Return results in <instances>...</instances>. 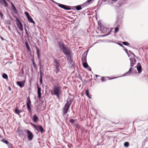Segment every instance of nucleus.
<instances>
[{
  "label": "nucleus",
  "mask_w": 148,
  "mask_h": 148,
  "mask_svg": "<svg viewBox=\"0 0 148 148\" xmlns=\"http://www.w3.org/2000/svg\"><path fill=\"white\" fill-rule=\"evenodd\" d=\"M59 47L62 50L63 52L66 55L68 60H69V62L71 63L73 61V60L71 59V51L62 42L59 43Z\"/></svg>",
  "instance_id": "obj_1"
},
{
  "label": "nucleus",
  "mask_w": 148,
  "mask_h": 148,
  "mask_svg": "<svg viewBox=\"0 0 148 148\" xmlns=\"http://www.w3.org/2000/svg\"><path fill=\"white\" fill-rule=\"evenodd\" d=\"M62 87L60 86H54L53 91H51V94L52 95L56 96L58 99L60 98V95L62 94Z\"/></svg>",
  "instance_id": "obj_2"
},
{
  "label": "nucleus",
  "mask_w": 148,
  "mask_h": 148,
  "mask_svg": "<svg viewBox=\"0 0 148 148\" xmlns=\"http://www.w3.org/2000/svg\"><path fill=\"white\" fill-rule=\"evenodd\" d=\"M72 101L71 98H68L67 99L66 103L63 108V113L64 114H66L67 113Z\"/></svg>",
  "instance_id": "obj_3"
},
{
  "label": "nucleus",
  "mask_w": 148,
  "mask_h": 148,
  "mask_svg": "<svg viewBox=\"0 0 148 148\" xmlns=\"http://www.w3.org/2000/svg\"><path fill=\"white\" fill-rule=\"evenodd\" d=\"M31 101L29 97H27L26 101V105L27 109L29 112H32L31 109Z\"/></svg>",
  "instance_id": "obj_4"
},
{
  "label": "nucleus",
  "mask_w": 148,
  "mask_h": 148,
  "mask_svg": "<svg viewBox=\"0 0 148 148\" xmlns=\"http://www.w3.org/2000/svg\"><path fill=\"white\" fill-rule=\"evenodd\" d=\"M24 132L27 134L28 139L30 140H32L33 137L32 133L28 130H25Z\"/></svg>",
  "instance_id": "obj_5"
},
{
  "label": "nucleus",
  "mask_w": 148,
  "mask_h": 148,
  "mask_svg": "<svg viewBox=\"0 0 148 148\" xmlns=\"http://www.w3.org/2000/svg\"><path fill=\"white\" fill-rule=\"evenodd\" d=\"M34 127L38 132H40L42 134L44 132V130L41 126L35 125H33Z\"/></svg>",
  "instance_id": "obj_6"
},
{
  "label": "nucleus",
  "mask_w": 148,
  "mask_h": 148,
  "mask_svg": "<svg viewBox=\"0 0 148 148\" xmlns=\"http://www.w3.org/2000/svg\"><path fill=\"white\" fill-rule=\"evenodd\" d=\"M25 14L29 22L33 23L34 24H35V22L33 20L32 18L30 16L29 13L27 12H25Z\"/></svg>",
  "instance_id": "obj_7"
},
{
  "label": "nucleus",
  "mask_w": 148,
  "mask_h": 148,
  "mask_svg": "<svg viewBox=\"0 0 148 148\" xmlns=\"http://www.w3.org/2000/svg\"><path fill=\"white\" fill-rule=\"evenodd\" d=\"M17 22H16V25L18 28L21 31H23V28L22 23L18 19H17Z\"/></svg>",
  "instance_id": "obj_8"
},
{
  "label": "nucleus",
  "mask_w": 148,
  "mask_h": 148,
  "mask_svg": "<svg viewBox=\"0 0 148 148\" xmlns=\"http://www.w3.org/2000/svg\"><path fill=\"white\" fill-rule=\"evenodd\" d=\"M113 1L118 2L117 4L119 6H121L122 4L125 3H126V0H112Z\"/></svg>",
  "instance_id": "obj_9"
},
{
  "label": "nucleus",
  "mask_w": 148,
  "mask_h": 148,
  "mask_svg": "<svg viewBox=\"0 0 148 148\" xmlns=\"http://www.w3.org/2000/svg\"><path fill=\"white\" fill-rule=\"evenodd\" d=\"M87 54V52H85L82 55V62H86V56Z\"/></svg>",
  "instance_id": "obj_10"
},
{
  "label": "nucleus",
  "mask_w": 148,
  "mask_h": 148,
  "mask_svg": "<svg viewBox=\"0 0 148 148\" xmlns=\"http://www.w3.org/2000/svg\"><path fill=\"white\" fill-rule=\"evenodd\" d=\"M131 62L130 66L131 67H133L136 62V60L134 58H130Z\"/></svg>",
  "instance_id": "obj_11"
},
{
  "label": "nucleus",
  "mask_w": 148,
  "mask_h": 148,
  "mask_svg": "<svg viewBox=\"0 0 148 148\" xmlns=\"http://www.w3.org/2000/svg\"><path fill=\"white\" fill-rule=\"evenodd\" d=\"M58 5L61 8L66 10H69L70 9V8L69 7L64 5L58 3Z\"/></svg>",
  "instance_id": "obj_12"
},
{
  "label": "nucleus",
  "mask_w": 148,
  "mask_h": 148,
  "mask_svg": "<svg viewBox=\"0 0 148 148\" xmlns=\"http://www.w3.org/2000/svg\"><path fill=\"white\" fill-rule=\"evenodd\" d=\"M25 82V81H22L21 82L17 81L16 82V84L21 88H22L24 86Z\"/></svg>",
  "instance_id": "obj_13"
},
{
  "label": "nucleus",
  "mask_w": 148,
  "mask_h": 148,
  "mask_svg": "<svg viewBox=\"0 0 148 148\" xmlns=\"http://www.w3.org/2000/svg\"><path fill=\"white\" fill-rule=\"evenodd\" d=\"M137 67V69L138 71V73H141L142 70L141 66L140 63H138L136 66Z\"/></svg>",
  "instance_id": "obj_14"
},
{
  "label": "nucleus",
  "mask_w": 148,
  "mask_h": 148,
  "mask_svg": "<svg viewBox=\"0 0 148 148\" xmlns=\"http://www.w3.org/2000/svg\"><path fill=\"white\" fill-rule=\"evenodd\" d=\"M41 88L40 87L38 84L37 85V93L38 94V97L39 99L41 98Z\"/></svg>",
  "instance_id": "obj_15"
},
{
  "label": "nucleus",
  "mask_w": 148,
  "mask_h": 148,
  "mask_svg": "<svg viewBox=\"0 0 148 148\" xmlns=\"http://www.w3.org/2000/svg\"><path fill=\"white\" fill-rule=\"evenodd\" d=\"M132 67L131 66L130 68V69L128 72V73L130 74L136 73V71L134 70Z\"/></svg>",
  "instance_id": "obj_16"
},
{
  "label": "nucleus",
  "mask_w": 148,
  "mask_h": 148,
  "mask_svg": "<svg viewBox=\"0 0 148 148\" xmlns=\"http://www.w3.org/2000/svg\"><path fill=\"white\" fill-rule=\"evenodd\" d=\"M118 122H113L111 121H110L109 123V126L111 127H113L115 125L118 124Z\"/></svg>",
  "instance_id": "obj_17"
},
{
  "label": "nucleus",
  "mask_w": 148,
  "mask_h": 148,
  "mask_svg": "<svg viewBox=\"0 0 148 148\" xmlns=\"http://www.w3.org/2000/svg\"><path fill=\"white\" fill-rule=\"evenodd\" d=\"M12 3V10H13L14 12L15 13H16L17 12V10L16 8V7H15V6H14V5Z\"/></svg>",
  "instance_id": "obj_18"
},
{
  "label": "nucleus",
  "mask_w": 148,
  "mask_h": 148,
  "mask_svg": "<svg viewBox=\"0 0 148 148\" xmlns=\"http://www.w3.org/2000/svg\"><path fill=\"white\" fill-rule=\"evenodd\" d=\"M15 112L16 114H19L21 112H23V110H18L17 108L16 109H15Z\"/></svg>",
  "instance_id": "obj_19"
},
{
  "label": "nucleus",
  "mask_w": 148,
  "mask_h": 148,
  "mask_svg": "<svg viewBox=\"0 0 148 148\" xmlns=\"http://www.w3.org/2000/svg\"><path fill=\"white\" fill-rule=\"evenodd\" d=\"M92 0H88L86 2L84 3L83 5L84 6H86L87 5H89L90 3L91 2Z\"/></svg>",
  "instance_id": "obj_20"
},
{
  "label": "nucleus",
  "mask_w": 148,
  "mask_h": 148,
  "mask_svg": "<svg viewBox=\"0 0 148 148\" xmlns=\"http://www.w3.org/2000/svg\"><path fill=\"white\" fill-rule=\"evenodd\" d=\"M36 51H37L36 53H37V55L38 56V58H40V50L38 48L37 46L36 47Z\"/></svg>",
  "instance_id": "obj_21"
},
{
  "label": "nucleus",
  "mask_w": 148,
  "mask_h": 148,
  "mask_svg": "<svg viewBox=\"0 0 148 148\" xmlns=\"http://www.w3.org/2000/svg\"><path fill=\"white\" fill-rule=\"evenodd\" d=\"M25 44L27 51H30L31 49L28 42H25Z\"/></svg>",
  "instance_id": "obj_22"
},
{
  "label": "nucleus",
  "mask_w": 148,
  "mask_h": 148,
  "mask_svg": "<svg viewBox=\"0 0 148 148\" xmlns=\"http://www.w3.org/2000/svg\"><path fill=\"white\" fill-rule=\"evenodd\" d=\"M2 2H1V4H3L4 6L7 7L8 6V3L7 2L5 1V0H1Z\"/></svg>",
  "instance_id": "obj_23"
},
{
  "label": "nucleus",
  "mask_w": 148,
  "mask_h": 148,
  "mask_svg": "<svg viewBox=\"0 0 148 148\" xmlns=\"http://www.w3.org/2000/svg\"><path fill=\"white\" fill-rule=\"evenodd\" d=\"M82 64L83 67L86 68H87L89 67L87 63L86 62H82Z\"/></svg>",
  "instance_id": "obj_24"
},
{
  "label": "nucleus",
  "mask_w": 148,
  "mask_h": 148,
  "mask_svg": "<svg viewBox=\"0 0 148 148\" xmlns=\"http://www.w3.org/2000/svg\"><path fill=\"white\" fill-rule=\"evenodd\" d=\"M55 66L56 67V73L57 74L60 71V70L59 69V67L60 65H55Z\"/></svg>",
  "instance_id": "obj_25"
},
{
  "label": "nucleus",
  "mask_w": 148,
  "mask_h": 148,
  "mask_svg": "<svg viewBox=\"0 0 148 148\" xmlns=\"http://www.w3.org/2000/svg\"><path fill=\"white\" fill-rule=\"evenodd\" d=\"M1 141L7 144H8L9 143V142L5 139H2L1 140Z\"/></svg>",
  "instance_id": "obj_26"
},
{
  "label": "nucleus",
  "mask_w": 148,
  "mask_h": 148,
  "mask_svg": "<svg viewBox=\"0 0 148 148\" xmlns=\"http://www.w3.org/2000/svg\"><path fill=\"white\" fill-rule=\"evenodd\" d=\"M75 7L76 9L77 10H79L82 9V8L81 6L79 5L76 6H75Z\"/></svg>",
  "instance_id": "obj_27"
},
{
  "label": "nucleus",
  "mask_w": 148,
  "mask_h": 148,
  "mask_svg": "<svg viewBox=\"0 0 148 148\" xmlns=\"http://www.w3.org/2000/svg\"><path fill=\"white\" fill-rule=\"evenodd\" d=\"M32 64L34 66V67L36 69H37V67L36 66V65L35 63V62L34 60V59H32Z\"/></svg>",
  "instance_id": "obj_28"
},
{
  "label": "nucleus",
  "mask_w": 148,
  "mask_h": 148,
  "mask_svg": "<svg viewBox=\"0 0 148 148\" xmlns=\"http://www.w3.org/2000/svg\"><path fill=\"white\" fill-rule=\"evenodd\" d=\"M107 78V77H102L101 78V79L102 82H104L106 80V79Z\"/></svg>",
  "instance_id": "obj_29"
},
{
  "label": "nucleus",
  "mask_w": 148,
  "mask_h": 148,
  "mask_svg": "<svg viewBox=\"0 0 148 148\" xmlns=\"http://www.w3.org/2000/svg\"><path fill=\"white\" fill-rule=\"evenodd\" d=\"M86 94L87 96L89 98H90V97L89 95L88 90V89L86 90Z\"/></svg>",
  "instance_id": "obj_30"
},
{
  "label": "nucleus",
  "mask_w": 148,
  "mask_h": 148,
  "mask_svg": "<svg viewBox=\"0 0 148 148\" xmlns=\"http://www.w3.org/2000/svg\"><path fill=\"white\" fill-rule=\"evenodd\" d=\"M40 83H42V73L41 71H40Z\"/></svg>",
  "instance_id": "obj_31"
},
{
  "label": "nucleus",
  "mask_w": 148,
  "mask_h": 148,
  "mask_svg": "<svg viewBox=\"0 0 148 148\" xmlns=\"http://www.w3.org/2000/svg\"><path fill=\"white\" fill-rule=\"evenodd\" d=\"M54 62L56 64L55 65H59V62L57 61V60L56 59H54Z\"/></svg>",
  "instance_id": "obj_32"
},
{
  "label": "nucleus",
  "mask_w": 148,
  "mask_h": 148,
  "mask_svg": "<svg viewBox=\"0 0 148 148\" xmlns=\"http://www.w3.org/2000/svg\"><path fill=\"white\" fill-rule=\"evenodd\" d=\"M129 145V143L128 142H125L124 143V146L126 147H127Z\"/></svg>",
  "instance_id": "obj_33"
},
{
  "label": "nucleus",
  "mask_w": 148,
  "mask_h": 148,
  "mask_svg": "<svg viewBox=\"0 0 148 148\" xmlns=\"http://www.w3.org/2000/svg\"><path fill=\"white\" fill-rule=\"evenodd\" d=\"M2 77L3 78L7 79L8 78V77L7 74H4L2 75Z\"/></svg>",
  "instance_id": "obj_34"
},
{
  "label": "nucleus",
  "mask_w": 148,
  "mask_h": 148,
  "mask_svg": "<svg viewBox=\"0 0 148 148\" xmlns=\"http://www.w3.org/2000/svg\"><path fill=\"white\" fill-rule=\"evenodd\" d=\"M38 117L36 114H34L33 117V120H37Z\"/></svg>",
  "instance_id": "obj_35"
},
{
  "label": "nucleus",
  "mask_w": 148,
  "mask_h": 148,
  "mask_svg": "<svg viewBox=\"0 0 148 148\" xmlns=\"http://www.w3.org/2000/svg\"><path fill=\"white\" fill-rule=\"evenodd\" d=\"M122 44L124 45L128 46L129 45V43L126 42H122Z\"/></svg>",
  "instance_id": "obj_36"
},
{
  "label": "nucleus",
  "mask_w": 148,
  "mask_h": 148,
  "mask_svg": "<svg viewBox=\"0 0 148 148\" xmlns=\"http://www.w3.org/2000/svg\"><path fill=\"white\" fill-rule=\"evenodd\" d=\"M119 29V28L118 27H116L115 28V30H114V33H116L118 31Z\"/></svg>",
  "instance_id": "obj_37"
},
{
  "label": "nucleus",
  "mask_w": 148,
  "mask_h": 148,
  "mask_svg": "<svg viewBox=\"0 0 148 148\" xmlns=\"http://www.w3.org/2000/svg\"><path fill=\"white\" fill-rule=\"evenodd\" d=\"M25 33H26V34L28 36L29 34H28V33L27 31V30L26 29V28H25Z\"/></svg>",
  "instance_id": "obj_38"
},
{
  "label": "nucleus",
  "mask_w": 148,
  "mask_h": 148,
  "mask_svg": "<svg viewBox=\"0 0 148 148\" xmlns=\"http://www.w3.org/2000/svg\"><path fill=\"white\" fill-rule=\"evenodd\" d=\"M119 44L121 46H123L122 45V44H121V43H119Z\"/></svg>",
  "instance_id": "obj_39"
},
{
  "label": "nucleus",
  "mask_w": 148,
  "mask_h": 148,
  "mask_svg": "<svg viewBox=\"0 0 148 148\" xmlns=\"http://www.w3.org/2000/svg\"><path fill=\"white\" fill-rule=\"evenodd\" d=\"M70 121L72 123H73L74 122V121Z\"/></svg>",
  "instance_id": "obj_40"
},
{
  "label": "nucleus",
  "mask_w": 148,
  "mask_h": 148,
  "mask_svg": "<svg viewBox=\"0 0 148 148\" xmlns=\"http://www.w3.org/2000/svg\"><path fill=\"white\" fill-rule=\"evenodd\" d=\"M9 89L10 90H11V88L10 87H9Z\"/></svg>",
  "instance_id": "obj_41"
},
{
  "label": "nucleus",
  "mask_w": 148,
  "mask_h": 148,
  "mask_svg": "<svg viewBox=\"0 0 148 148\" xmlns=\"http://www.w3.org/2000/svg\"><path fill=\"white\" fill-rule=\"evenodd\" d=\"M132 53L133 54V55H134L133 56H135V55L133 53Z\"/></svg>",
  "instance_id": "obj_42"
},
{
  "label": "nucleus",
  "mask_w": 148,
  "mask_h": 148,
  "mask_svg": "<svg viewBox=\"0 0 148 148\" xmlns=\"http://www.w3.org/2000/svg\"><path fill=\"white\" fill-rule=\"evenodd\" d=\"M99 75H96V77H99Z\"/></svg>",
  "instance_id": "obj_43"
},
{
  "label": "nucleus",
  "mask_w": 148,
  "mask_h": 148,
  "mask_svg": "<svg viewBox=\"0 0 148 148\" xmlns=\"http://www.w3.org/2000/svg\"><path fill=\"white\" fill-rule=\"evenodd\" d=\"M38 121H34V123H36Z\"/></svg>",
  "instance_id": "obj_44"
},
{
  "label": "nucleus",
  "mask_w": 148,
  "mask_h": 148,
  "mask_svg": "<svg viewBox=\"0 0 148 148\" xmlns=\"http://www.w3.org/2000/svg\"><path fill=\"white\" fill-rule=\"evenodd\" d=\"M70 120L72 121V120H74L73 119H70Z\"/></svg>",
  "instance_id": "obj_45"
},
{
  "label": "nucleus",
  "mask_w": 148,
  "mask_h": 148,
  "mask_svg": "<svg viewBox=\"0 0 148 148\" xmlns=\"http://www.w3.org/2000/svg\"><path fill=\"white\" fill-rule=\"evenodd\" d=\"M1 135H0V138H1Z\"/></svg>",
  "instance_id": "obj_46"
},
{
  "label": "nucleus",
  "mask_w": 148,
  "mask_h": 148,
  "mask_svg": "<svg viewBox=\"0 0 148 148\" xmlns=\"http://www.w3.org/2000/svg\"><path fill=\"white\" fill-rule=\"evenodd\" d=\"M115 78V77H114V78H113V79H114V78Z\"/></svg>",
  "instance_id": "obj_47"
}]
</instances>
